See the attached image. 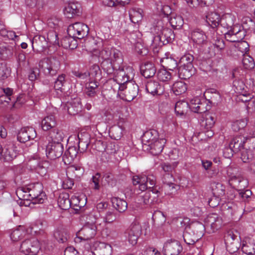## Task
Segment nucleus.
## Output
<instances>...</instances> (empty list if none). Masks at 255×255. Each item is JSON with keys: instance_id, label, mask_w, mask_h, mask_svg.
<instances>
[{"instance_id": "obj_1", "label": "nucleus", "mask_w": 255, "mask_h": 255, "mask_svg": "<svg viewBox=\"0 0 255 255\" xmlns=\"http://www.w3.org/2000/svg\"><path fill=\"white\" fill-rule=\"evenodd\" d=\"M158 133L155 130H151L145 132L142 137L143 147L149 150L153 155H158L161 152L166 143V140L163 138H157Z\"/></svg>"}, {"instance_id": "obj_2", "label": "nucleus", "mask_w": 255, "mask_h": 255, "mask_svg": "<svg viewBox=\"0 0 255 255\" xmlns=\"http://www.w3.org/2000/svg\"><path fill=\"white\" fill-rule=\"evenodd\" d=\"M162 24L161 20L157 23L156 28L158 31L157 32V35L154 37L151 45L153 49L171 42L174 38L175 35L172 29L164 27Z\"/></svg>"}, {"instance_id": "obj_3", "label": "nucleus", "mask_w": 255, "mask_h": 255, "mask_svg": "<svg viewBox=\"0 0 255 255\" xmlns=\"http://www.w3.org/2000/svg\"><path fill=\"white\" fill-rule=\"evenodd\" d=\"M132 183L134 185H138V189L144 191L147 189H151L153 193L158 194V191L153 188L156 183V179L155 176L150 174L147 176L135 175L132 177Z\"/></svg>"}, {"instance_id": "obj_4", "label": "nucleus", "mask_w": 255, "mask_h": 255, "mask_svg": "<svg viewBox=\"0 0 255 255\" xmlns=\"http://www.w3.org/2000/svg\"><path fill=\"white\" fill-rule=\"evenodd\" d=\"M113 79L117 83L116 88L118 89V86L125 85L127 83L130 82L133 75L132 69L130 67H125L123 64L119 65L117 70L113 74Z\"/></svg>"}, {"instance_id": "obj_5", "label": "nucleus", "mask_w": 255, "mask_h": 255, "mask_svg": "<svg viewBox=\"0 0 255 255\" xmlns=\"http://www.w3.org/2000/svg\"><path fill=\"white\" fill-rule=\"evenodd\" d=\"M48 141L47 144L42 143V141L40 142L42 150H44L47 157L51 160H54L61 157L64 151L63 144L50 142V140Z\"/></svg>"}, {"instance_id": "obj_6", "label": "nucleus", "mask_w": 255, "mask_h": 255, "mask_svg": "<svg viewBox=\"0 0 255 255\" xmlns=\"http://www.w3.org/2000/svg\"><path fill=\"white\" fill-rule=\"evenodd\" d=\"M60 63L56 58H47L41 60L39 67L46 74L51 76L55 75L60 69Z\"/></svg>"}, {"instance_id": "obj_7", "label": "nucleus", "mask_w": 255, "mask_h": 255, "mask_svg": "<svg viewBox=\"0 0 255 255\" xmlns=\"http://www.w3.org/2000/svg\"><path fill=\"white\" fill-rule=\"evenodd\" d=\"M119 94L128 102L132 101L137 95L138 86L133 81H130L125 85L118 86Z\"/></svg>"}, {"instance_id": "obj_8", "label": "nucleus", "mask_w": 255, "mask_h": 255, "mask_svg": "<svg viewBox=\"0 0 255 255\" xmlns=\"http://www.w3.org/2000/svg\"><path fill=\"white\" fill-rule=\"evenodd\" d=\"M29 189L30 201L33 204L43 203L46 199V195L43 191V186L40 183H36L27 186Z\"/></svg>"}, {"instance_id": "obj_9", "label": "nucleus", "mask_w": 255, "mask_h": 255, "mask_svg": "<svg viewBox=\"0 0 255 255\" xmlns=\"http://www.w3.org/2000/svg\"><path fill=\"white\" fill-rule=\"evenodd\" d=\"M97 228L93 224L85 225L78 233L75 238L76 243L87 241L94 238L96 234Z\"/></svg>"}, {"instance_id": "obj_10", "label": "nucleus", "mask_w": 255, "mask_h": 255, "mask_svg": "<svg viewBox=\"0 0 255 255\" xmlns=\"http://www.w3.org/2000/svg\"><path fill=\"white\" fill-rule=\"evenodd\" d=\"M89 30V27L86 24L81 22H76L68 26L67 32L70 36L78 39H82L87 36Z\"/></svg>"}, {"instance_id": "obj_11", "label": "nucleus", "mask_w": 255, "mask_h": 255, "mask_svg": "<svg viewBox=\"0 0 255 255\" xmlns=\"http://www.w3.org/2000/svg\"><path fill=\"white\" fill-rule=\"evenodd\" d=\"M40 249L38 241L35 239H27L22 242L20 251L24 255H37Z\"/></svg>"}, {"instance_id": "obj_12", "label": "nucleus", "mask_w": 255, "mask_h": 255, "mask_svg": "<svg viewBox=\"0 0 255 255\" xmlns=\"http://www.w3.org/2000/svg\"><path fill=\"white\" fill-rule=\"evenodd\" d=\"M141 233V227L137 222L132 223L125 232L126 237L127 238L128 242L132 246L136 244Z\"/></svg>"}, {"instance_id": "obj_13", "label": "nucleus", "mask_w": 255, "mask_h": 255, "mask_svg": "<svg viewBox=\"0 0 255 255\" xmlns=\"http://www.w3.org/2000/svg\"><path fill=\"white\" fill-rule=\"evenodd\" d=\"M227 40L231 42L238 43L243 40L245 36V31L240 29L239 25H235L233 28L230 29L225 33Z\"/></svg>"}, {"instance_id": "obj_14", "label": "nucleus", "mask_w": 255, "mask_h": 255, "mask_svg": "<svg viewBox=\"0 0 255 255\" xmlns=\"http://www.w3.org/2000/svg\"><path fill=\"white\" fill-rule=\"evenodd\" d=\"M182 250V247L179 242L171 240L165 243L163 253L165 255H178Z\"/></svg>"}, {"instance_id": "obj_15", "label": "nucleus", "mask_w": 255, "mask_h": 255, "mask_svg": "<svg viewBox=\"0 0 255 255\" xmlns=\"http://www.w3.org/2000/svg\"><path fill=\"white\" fill-rule=\"evenodd\" d=\"M36 136L35 130L32 127H24L18 132L17 140L20 142H25L34 139Z\"/></svg>"}, {"instance_id": "obj_16", "label": "nucleus", "mask_w": 255, "mask_h": 255, "mask_svg": "<svg viewBox=\"0 0 255 255\" xmlns=\"http://www.w3.org/2000/svg\"><path fill=\"white\" fill-rule=\"evenodd\" d=\"M230 184L233 188L239 191H242L248 187L249 182L247 179L241 175L232 176L229 180Z\"/></svg>"}, {"instance_id": "obj_17", "label": "nucleus", "mask_w": 255, "mask_h": 255, "mask_svg": "<svg viewBox=\"0 0 255 255\" xmlns=\"http://www.w3.org/2000/svg\"><path fill=\"white\" fill-rule=\"evenodd\" d=\"M245 143V138L242 136L235 137L230 143V147L227 149V151H230L231 153L228 157H232L233 155V152L236 153L244 148L243 145Z\"/></svg>"}, {"instance_id": "obj_18", "label": "nucleus", "mask_w": 255, "mask_h": 255, "mask_svg": "<svg viewBox=\"0 0 255 255\" xmlns=\"http://www.w3.org/2000/svg\"><path fill=\"white\" fill-rule=\"evenodd\" d=\"M145 89L147 92L152 95H160L164 92L163 87L160 85L158 82L155 80L147 81L145 84Z\"/></svg>"}, {"instance_id": "obj_19", "label": "nucleus", "mask_w": 255, "mask_h": 255, "mask_svg": "<svg viewBox=\"0 0 255 255\" xmlns=\"http://www.w3.org/2000/svg\"><path fill=\"white\" fill-rule=\"evenodd\" d=\"M206 226L210 227L214 232L220 228L222 224V219L216 214H211L208 215L205 220Z\"/></svg>"}, {"instance_id": "obj_20", "label": "nucleus", "mask_w": 255, "mask_h": 255, "mask_svg": "<svg viewBox=\"0 0 255 255\" xmlns=\"http://www.w3.org/2000/svg\"><path fill=\"white\" fill-rule=\"evenodd\" d=\"M166 177H169V181H165V184L162 186V191L168 195L174 194L179 188V186L173 183L174 178L172 175H167Z\"/></svg>"}, {"instance_id": "obj_21", "label": "nucleus", "mask_w": 255, "mask_h": 255, "mask_svg": "<svg viewBox=\"0 0 255 255\" xmlns=\"http://www.w3.org/2000/svg\"><path fill=\"white\" fill-rule=\"evenodd\" d=\"M81 12V6L78 2L69 3L64 9V14L68 18H72L75 15H78Z\"/></svg>"}, {"instance_id": "obj_22", "label": "nucleus", "mask_w": 255, "mask_h": 255, "mask_svg": "<svg viewBox=\"0 0 255 255\" xmlns=\"http://www.w3.org/2000/svg\"><path fill=\"white\" fill-rule=\"evenodd\" d=\"M16 194L19 198L20 202L19 204L20 206H27L29 205L27 204L25 201H30L29 189L27 186L18 187L16 190Z\"/></svg>"}, {"instance_id": "obj_23", "label": "nucleus", "mask_w": 255, "mask_h": 255, "mask_svg": "<svg viewBox=\"0 0 255 255\" xmlns=\"http://www.w3.org/2000/svg\"><path fill=\"white\" fill-rule=\"evenodd\" d=\"M32 47L38 52H42L47 47V41L44 36H35L31 41Z\"/></svg>"}, {"instance_id": "obj_24", "label": "nucleus", "mask_w": 255, "mask_h": 255, "mask_svg": "<svg viewBox=\"0 0 255 255\" xmlns=\"http://www.w3.org/2000/svg\"><path fill=\"white\" fill-rule=\"evenodd\" d=\"M141 74L145 78H149L153 77L156 71L154 65L150 62H145L140 67Z\"/></svg>"}, {"instance_id": "obj_25", "label": "nucleus", "mask_w": 255, "mask_h": 255, "mask_svg": "<svg viewBox=\"0 0 255 255\" xmlns=\"http://www.w3.org/2000/svg\"><path fill=\"white\" fill-rule=\"evenodd\" d=\"M234 23V16L231 14H225L221 16L218 28H222L225 30H229L235 25Z\"/></svg>"}, {"instance_id": "obj_26", "label": "nucleus", "mask_w": 255, "mask_h": 255, "mask_svg": "<svg viewBox=\"0 0 255 255\" xmlns=\"http://www.w3.org/2000/svg\"><path fill=\"white\" fill-rule=\"evenodd\" d=\"M191 36L193 41L198 45L204 44L207 42V36L201 29H196L193 30Z\"/></svg>"}, {"instance_id": "obj_27", "label": "nucleus", "mask_w": 255, "mask_h": 255, "mask_svg": "<svg viewBox=\"0 0 255 255\" xmlns=\"http://www.w3.org/2000/svg\"><path fill=\"white\" fill-rule=\"evenodd\" d=\"M17 155V153L12 144L6 145L2 148V157L6 161H11Z\"/></svg>"}, {"instance_id": "obj_28", "label": "nucleus", "mask_w": 255, "mask_h": 255, "mask_svg": "<svg viewBox=\"0 0 255 255\" xmlns=\"http://www.w3.org/2000/svg\"><path fill=\"white\" fill-rule=\"evenodd\" d=\"M179 77L183 79H189L194 74V67L193 65L189 64L185 66L181 65L178 69Z\"/></svg>"}, {"instance_id": "obj_29", "label": "nucleus", "mask_w": 255, "mask_h": 255, "mask_svg": "<svg viewBox=\"0 0 255 255\" xmlns=\"http://www.w3.org/2000/svg\"><path fill=\"white\" fill-rule=\"evenodd\" d=\"M87 203V198L84 195H80L78 196H73L71 198V207L75 210H79L84 207Z\"/></svg>"}, {"instance_id": "obj_30", "label": "nucleus", "mask_w": 255, "mask_h": 255, "mask_svg": "<svg viewBox=\"0 0 255 255\" xmlns=\"http://www.w3.org/2000/svg\"><path fill=\"white\" fill-rule=\"evenodd\" d=\"M242 250L243 252L248 255H254L255 254V244L250 238H246L243 240Z\"/></svg>"}, {"instance_id": "obj_31", "label": "nucleus", "mask_w": 255, "mask_h": 255, "mask_svg": "<svg viewBox=\"0 0 255 255\" xmlns=\"http://www.w3.org/2000/svg\"><path fill=\"white\" fill-rule=\"evenodd\" d=\"M59 207L62 210H68L71 207V199H69V195L67 193H61L58 199Z\"/></svg>"}, {"instance_id": "obj_32", "label": "nucleus", "mask_w": 255, "mask_h": 255, "mask_svg": "<svg viewBox=\"0 0 255 255\" xmlns=\"http://www.w3.org/2000/svg\"><path fill=\"white\" fill-rule=\"evenodd\" d=\"M78 152V151L76 146H72L69 147L62 157L64 163L65 164L71 163L77 156Z\"/></svg>"}, {"instance_id": "obj_33", "label": "nucleus", "mask_w": 255, "mask_h": 255, "mask_svg": "<svg viewBox=\"0 0 255 255\" xmlns=\"http://www.w3.org/2000/svg\"><path fill=\"white\" fill-rule=\"evenodd\" d=\"M78 150L84 152L87 149L90 143V135L87 133H81L78 135Z\"/></svg>"}, {"instance_id": "obj_34", "label": "nucleus", "mask_w": 255, "mask_h": 255, "mask_svg": "<svg viewBox=\"0 0 255 255\" xmlns=\"http://www.w3.org/2000/svg\"><path fill=\"white\" fill-rule=\"evenodd\" d=\"M206 21L212 28L218 29L221 16L217 12H210L206 16Z\"/></svg>"}, {"instance_id": "obj_35", "label": "nucleus", "mask_w": 255, "mask_h": 255, "mask_svg": "<svg viewBox=\"0 0 255 255\" xmlns=\"http://www.w3.org/2000/svg\"><path fill=\"white\" fill-rule=\"evenodd\" d=\"M216 116L215 114L205 113L201 122V125L205 128L208 129L213 127L215 123Z\"/></svg>"}, {"instance_id": "obj_36", "label": "nucleus", "mask_w": 255, "mask_h": 255, "mask_svg": "<svg viewBox=\"0 0 255 255\" xmlns=\"http://www.w3.org/2000/svg\"><path fill=\"white\" fill-rule=\"evenodd\" d=\"M187 229L190 230V232L193 233L194 235L200 238L204 234L205 230V226L199 222L193 224L190 226L186 227Z\"/></svg>"}, {"instance_id": "obj_37", "label": "nucleus", "mask_w": 255, "mask_h": 255, "mask_svg": "<svg viewBox=\"0 0 255 255\" xmlns=\"http://www.w3.org/2000/svg\"><path fill=\"white\" fill-rule=\"evenodd\" d=\"M14 47L8 44H2L0 46V58L5 60L13 55Z\"/></svg>"}, {"instance_id": "obj_38", "label": "nucleus", "mask_w": 255, "mask_h": 255, "mask_svg": "<svg viewBox=\"0 0 255 255\" xmlns=\"http://www.w3.org/2000/svg\"><path fill=\"white\" fill-rule=\"evenodd\" d=\"M56 125V120L53 115H49L45 117L41 122V127L44 130L47 131L54 128Z\"/></svg>"}, {"instance_id": "obj_39", "label": "nucleus", "mask_w": 255, "mask_h": 255, "mask_svg": "<svg viewBox=\"0 0 255 255\" xmlns=\"http://www.w3.org/2000/svg\"><path fill=\"white\" fill-rule=\"evenodd\" d=\"M26 234L25 227L23 226H19L12 231L10 235V238L13 241L17 242L22 239Z\"/></svg>"}, {"instance_id": "obj_40", "label": "nucleus", "mask_w": 255, "mask_h": 255, "mask_svg": "<svg viewBox=\"0 0 255 255\" xmlns=\"http://www.w3.org/2000/svg\"><path fill=\"white\" fill-rule=\"evenodd\" d=\"M103 70L108 75L113 74L118 67V65L110 60H103L101 63Z\"/></svg>"}, {"instance_id": "obj_41", "label": "nucleus", "mask_w": 255, "mask_h": 255, "mask_svg": "<svg viewBox=\"0 0 255 255\" xmlns=\"http://www.w3.org/2000/svg\"><path fill=\"white\" fill-rule=\"evenodd\" d=\"M160 63L163 68L169 70H173L177 67V61L171 57L161 58Z\"/></svg>"}, {"instance_id": "obj_42", "label": "nucleus", "mask_w": 255, "mask_h": 255, "mask_svg": "<svg viewBox=\"0 0 255 255\" xmlns=\"http://www.w3.org/2000/svg\"><path fill=\"white\" fill-rule=\"evenodd\" d=\"M112 203L114 207L119 212H124L127 209L128 204L127 202L118 197L112 198Z\"/></svg>"}, {"instance_id": "obj_43", "label": "nucleus", "mask_w": 255, "mask_h": 255, "mask_svg": "<svg viewBox=\"0 0 255 255\" xmlns=\"http://www.w3.org/2000/svg\"><path fill=\"white\" fill-rule=\"evenodd\" d=\"M75 37L69 35L62 38L61 40V45L66 49H74L77 46V42L75 40Z\"/></svg>"}, {"instance_id": "obj_44", "label": "nucleus", "mask_w": 255, "mask_h": 255, "mask_svg": "<svg viewBox=\"0 0 255 255\" xmlns=\"http://www.w3.org/2000/svg\"><path fill=\"white\" fill-rule=\"evenodd\" d=\"M84 173V170L82 168L72 166L69 167L66 171L67 176H70L73 178H80Z\"/></svg>"}, {"instance_id": "obj_45", "label": "nucleus", "mask_w": 255, "mask_h": 255, "mask_svg": "<svg viewBox=\"0 0 255 255\" xmlns=\"http://www.w3.org/2000/svg\"><path fill=\"white\" fill-rule=\"evenodd\" d=\"M189 110V104L185 101H178L175 106V112L180 116L187 114Z\"/></svg>"}, {"instance_id": "obj_46", "label": "nucleus", "mask_w": 255, "mask_h": 255, "mask_svg": "<svg viewBox=\"0 0 255 255\" xmlns=\"http://www.w3.org/2000/svg\"><path fill=\"white\" fill-rule=\"evenodd\" d=\"M142 10L140 8H133L129 11V16L131 21L134 23H138L142 18Z\"/></svg>"}, {"instance_id": "obj_47", "label": "nucleus", "mask_w": 255, "mask_h": 255, "mask_svg": "<svg viewBox=\"0 0 255 255\" xmlns=\"http://www.w3.org/2000/svg\"><path fill=\"white\" fill-rule=\"evenodd\" d=\"M99 84L97 81H91L87 84L85 93L89 97H94L97 94Z\"/></svg>"}, {"instance_id": "obj_48", "label": "nucleus", "mask_w": 255, "mask_h": 255, "mask_svg": "<svg viewBox=\"0 0 255 255\" xmlns=\"http://www.w3.org/2000/svg\"><path fill=\"white\" fill-rule=\"evenodd\" d=\"M84 46L86 50L92 53L94 55H98V46L96 41L94 38L85 39Z\"/></svg>"}, {"instance_id": "obj_49", "label": "nucleus", "mask_w": 255, "mask_h": 255, "mask_svg": "<svg viewBox=\"0 0 255 255\" xmlns=\"http://www.w3.org/2000/svg\"><path fill=\"white\" fill-rule=\"evenodd\" d=\"M64 138V134L63 132L58 129H54L50 131L49 133V139L51 141L50 142H54V143H61V141Z\"/></svg>"}, {"instance_id": "obj_50", "label": "nucleus", "mask_w": 255, "mask_h": 255, "mask_svg": "<svg viewBox=\"0 0 255 255\" xmlns=\"http://www.w3.org/2000/svg\"><path fill=\"white\" fill-rule=\"evenodd\" d=\"M224 240L227 250L231 253L236 252L239 249V242H231L230 236H225Z\"/></svg>"}, {"instance_id": "obj_51", "label": "nucleus", "mask_w": 255, "mask_h": 255, "mask_svg": "<svg viewBox=\"0 0 255 255\" xmlns=\"http://www.w3.org/2000/svg\"><path fill=\"white\" fill-rule=\"evenodd\" d=\"M110 60L119 65L123 64V59L122 52L115 48H111V58Z\"/></svg>"}, {"instance_id": "obj_52", "label": "nucleus", "mask_w": 255, "mask_h": 255, "mask_svg": "<svg viewBox=\"0 0 255 255\" xmlns=\"http://www.w3.org/2000/svg\"><path fill=\"white\" fill-rule=\"evenodd\" d=\"M187 87L186 84L182 81L175 82L172 86V90L176 95H181L186 91Z\"/></svg>"}, {"instance_id": "obj_53", "label": "nucleus", "mask_w": 255, "mask_h": 255, "mask_svg": "<svg viewBox=\"0 0 255 255\" xmlns=\"http://www.w3.org/2000/svg\"><path fill=\"white\" fill-rule=\"evenodd\" d=\"M202 101L199 98H194V101L197 102V107H192V111L197 113H203L207 111V104L204 100Z\"/></svg>"}, {"instance_id": "obj_54", "label": "nucleus", "mask_w": 255, "mask_h": 255, "mask_svg": "<svg viewBox=\"0 0 255 255\" xmlns=\"http://www.w3.org/2000/svg\"><path fill=\"white\" fill-rule=\"evenodd\" d=\"M191 234L190 230H187V228L185 227V231L183 233V237L184 242L189 245L194 244L199 239L198 237Z\"/></svg>"}, {"instance_id": "obj_55", "label": "nucleus", "mask_w": 255, "mask_h": 255, "mask_svg": "<svg viewBox=\"0 0 255 255\" xmlns=\"http://www.w3.org/2000/svg\"><path fill=\"white\" fill-rule=\"evenodd\" d=\"M125 128L114 126L112 127L109 130V134L112 138L115 140L120 139L123 135V131Z\"/></svg>"}, {"instance_id": "obj_56", "label": "nucleus", "mask_w": 255, "mask_h": 255, "mask_svg": "<svg viewBox=\"0 0 255 255\" xmlns=\"http://www.w3.org/2000/svg\"><path fill=\"white\" fill-rule=\"evenodd\" d=\"M169 21L171 26L174 28H179L183 24L182 17L179 15L171 14Z\"/></svg>"}, {"instance_id": "obj_57", "label": "nucleus", "mask_w": 255, "mask_h": 255, "mask_svg": "<svg viewBox=\"0 0 255 255\" xmlns=\"http://www.w3.org/2000/svg\"><path fill=\"white\" fill-rule=\"evenodd\" d=\"M88 73L89 76L94 79V81H97L102 78V71L100 67L97 64H94L91 66Z\"/></svg>"}, {"instance_id": "obj_58", "label": "nucleus", "mask_w": 255, "mask_h": 255, "mask_svg": "<svg viewBox=\"0 0 255 255\" xmlns=\"http://www.w3.org/2000/svg\"><path fill=\"white\" fill-rule=\"evenodd\" d=\"M157 76L160 81L164 82H167L172 78L171 73L167 71L166 69H159L157 71Z\"/></svg>"}, {"instance_id": "obj_59", "label": "nucleus", "mask_w": 255, "mask_h": 255, "mask_svg": "<svg viewBox=\"0 0 255 255\" xmlns=\"http://www.w3.org/2000/svg\"><path fill=\"white\" fill-rule=\"evenodd\" d=\"M98 249L99 250L100 255H111L112 253V247L105 243H100Z\"/></svg>"}, {"instance_id": "obj_60", "label": "nucleus", "mask_w": 255, "mask_h": 255, "mask_svg": "<svg viewBox=\"0 0 255 255\" xmlns=\"http://www.w3.org/2000/svg\"><path fill=\"white\" fill-rule=\"evenodd\" d=\"M242 63L244 68L246 69H252L255 66L253 58L249 55L244 54Z\"/></svg>"}, {"instance_id": "obj_61", "label": "nucleus", "mask_w": 255, "mask_h": 255, "mask_svg": "<svg viewBox=\"0 0 255 255\" xmlns=\"http://www.w3.org/2000/svg\"><path fill=\"white\" fill-rule=\"evenodd\" d=\"M241 151V158L245 163H249L253 158V154L251 149L243 148Z\"/></svg>"}, {"instance_id": "obj_62", "label": "nucleus", "mask_w": 255, "mask_h": 255, "mask_svg": "<svg viewBox=\"0 0 255 255\" xmlns=\"http://www.w3.org/2000/svg\"><path fill=\"white\" fill-rule=\"evenodd\" d=\"M67 111L69 114L75 115L81 111V105L79 103H70L67 106Z\"/></svg>"}, {"instance_id": "obj_63", "label": "nucleus", "mask_w": 255, "mask_h": 255, "mask_svg": "<svg viewBox=\"0 0 255 255\" xmlns=\"http://www.w3.org/2000/svg\"><path fill=\"white\" fill-rule=\"evenodd\" d=\"M54 237L59 243H65L68 240L67 233L64 231L56 230L54 233Z\"/></svg>"}, {"instance_id": "obj_64", "label": "nucleus", "mask_w": 255, "mask_h": 255, "mask_svg": "<svg viewBox=\"0 0 255 255\" xmlns=\"http://www.w3.org/2000/svg\"><path fill=\"white\" fill-rule=\"evenodd\" d=\"M233 86L235 92L239 94L244 93V92L246 91L245 88H247V87L242 80H235L233 82Z\"/></svg>"}]
</instances>
